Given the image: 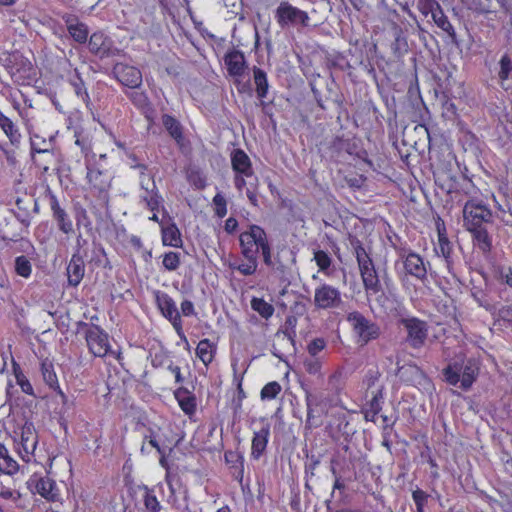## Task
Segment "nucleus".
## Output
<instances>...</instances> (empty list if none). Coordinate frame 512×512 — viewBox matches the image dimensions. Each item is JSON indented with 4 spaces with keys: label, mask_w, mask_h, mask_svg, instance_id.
Wrapping results in <instances>:
<instances>
[{
    "label": "nucleus",
    "mask_w": 512,
    "mask_h": 512,
    "mask_svg": "<svg viewBox=\"0 0 512 512\" xmlns=\"http://www.w3.org/2000/svg\"><path fill=\"white\" fill-rule=\"evenodd\" d=\"M471 11L485 16L489 26L501 25L507 33L512 32V0H461Z\"/></svg>",
    "instance_id": "nucleus-1"
},
{
    "label": "nucleus",
    "mask_w": 512,
    "mask_h": 512,
    "mask_svg": "<svg viewBox=\"0 0 512 512\" xmlns=\"http://www.w3.org/2000/svg\"><path fill=\"white\" fill-rule=\"evenodd\" d=\"M14 420L13 439L17 454L26 463H36L38 434L34 425L26 418H14Z\"/></svg>",
    "instance_id": "nucleus-2"
},
{
    "label": "nucleus",
    "mask_w": 512,
    "mask_h": 512,
    "mask_svg": "<svg viewBox=\"0 0 512 512\" xmlns=\"http://www.w3.org/2000/svg\"><path fill=\"white\" fill-rule=\"evenodd\" d=\"M463 222L467 231L490 227L493 224V213L482 201L472 199L463 207Z\"/></svg>",
    "instance_id": "nucleus-3"
},
{
    "label": "nucleus",
    "mask_w": 512,
    "mask_h": 512,
    "mask_svg": "<svg viewBox=\"0 0 512 512\" xmlns=\"http://www.w3.org/2000/svg\"><path fill=\"white\" fill-rule=\"evenodd\" d=\"M443 375L446 382L450 385L458 386L463 390H468L477 378L478 367L470 360L464 365L454 363L448 365L443 370Z\"/></svg>",
    "instance_id": "nucleus-4"
},
{
    "label": "nucleus",
    "mask_w": 512,
    "mask_h": 512,
    "mask_svg": "<svg viewBox=\"0 0 512 512\" xmlns=\"http://www.w3.org/2000/svg\"><path fill=\"white\" fill-rule=\"evenodd\" d=\"M379 379L380 373L378 370H369L365 376L366 398H368L363 408L365 416L369 413L375 416L382 410L384 385L380 383Z\"/></svg>",
    "instance_id": "nucleus-5"
},
{
    "label": "nucleus",
    "mask_w": 512,
    "mask_h": 512,
    "mask_svg": "<svg viewBox=\"0 0 512 512\" xmlns=\"http://www.w3.org/2000/svg\"><path fill=\"white\" fill-rule=\"evenodd\" d=\"M275 18L281 28L289 26L307 27L310 17L303 11L287 1H282L275 10Z\"/></svg>",
    "instance_id": "nucleus-6"
},
{
    "label": "nucleus",
    "mask_w": 512,
    "mask_h": 512,
    "mask_svg": "<svg viewBox=\"0 0 512 512\" xmlns=\"http://www.w3.org/2000/svg\"><path fill=\"white\" fill-rule=\"evenodd\" d=\"M355 254L365 289L377 292L379 279L371 258L359 243L355 246Z\"/></svg>",
    "instance_id": "nucleus-7"
},
{
    "label": "nucleus",
    "mask_w": 512,
    "mask_h": 512,
    "mask_svg": "<svg viewBox=\"0 0 512 512\" xmlns=\"http://www.w3.org/2000/svg\"><path fill=\"white\" fill-rule=\"evenodd\" d=\"M267 240L266 233L258 225H251L248 231L242 232L239 237L241 253L244 258H257L259 249Z\"/></svg>",
    "instance_id": "nucleus-8"
},
{
    "label": "nucleus",
    "mask_w": 512,
    "mask_h": 512,
    "mask_svg": "<svg viewBox=\"0 0 512 512\" xmlns=\"http://www.w3.org/2000/svg\"><path fill=\"white\" fill-rule=\"evenodd\" d=\"M342 304V295L338 288L323 283L315 288L314 306L317 309H337Z\"/></svg>",
    "instance_id": "nucleus-9"
},
{
    "label": "nucleus",
    "mask_w": 512,
    "mask_h": 512,
    "mask_svg": "<svg viewBox=\"0 0 512 512\" xmlns=\"http://www.w3.org/2000/svg\"><path fill=\"white\" fill-rule=\"evenodd\" d=\"M418 9L424 18L427 19V22H434L443 31L448 33L453 29L436 0H418Z\"/></svg>",
    "instance_id": "nucleus-10"
},
{
    "label": "nucleus",
    "mask_w": 512,
    "mask_h": 512,
    "mask_svg": "<svg viewBox=\"0 0 512 512\" xmlns=\"http://www.w3.org/2000/svg\"><path fill=\"white\" fill-rule=\"evenodd\" d=\"M85 339L89 351L96 357H104L108 354L110 345L108 334L99 326L93 325L85 332Z\"/></svg>",
    "instance_id": "nucleus-11"
},
{
    "label": "nucleus",
    "mask_w": 512,
    "mask_h": 512,
    "mask_svg": "<svg viewBox=\"0 0 512 512\" xmlns=\"http://www.w3.org/2000/svg\"><path fill=\"white\" fill-rule=\"evenodd\" d=\"M156 302L161 313L172 323L177 334L185 339L181 317L173 299L166 293L158 292L156 294Z\"/></svg>",
    "instance_id": "nucleus-12"
},
{
    "label": "nucleus",
    "mask_w": 512,
    "mask_h": 512,
    "mask_svg": "<svg viewBox=\"0 0 512 512\" xmlns=\"http://www.w3.org/2000/svg\"><path fill=\"white\" fill-rule=\"evenodd\" d=\"M347 320L364 343L378 337L379 328L377 325L369 321L361 313L352 312L348 315Z\"/></svg>",
    "instance_id": "nucleus-13"
},
{
    "label": "nucleus",
    "mask_w": 512,
    "mask_h": 512,
    "mask_svg": "<svg viewBox=\"0 0 512 512\" xmlns=\"http://www.w3.org/2000/svg\"><path fill=\"white\" fill-rule=\"evenodd\" d=\"M88 47L91 53L99 57H109L120 53V50L113 46L112 40L102 32H95L90 36Z\"/></svg>",
    "instance_id": "nucleus-14"
},
{
    "label": "nucleus",
    "mask_w": 512,
    "mask_h": 512,
    "mask_svg": "<svg viewBox=\"0 0 512 512\" xmlns=\"http://www.w3.org/2000/svg\"><path fill=\"white\" fill-rule=\"evenodd\" d=\"M29 485L34 486L35 492L50 502H59L61 496L56 482L49 477L33 476L29 480Z\"/></svg>",
    "instance_id": "nucleus-15"
},
{
    "label": "nucleus",
    "mask_w": 512,
    "mask_h": 512,
    "mask_svg": "<svg viewBox=\"0 0 512 512\" xmlns=\"http://www.w3.org/2000/svg\"><path fill=\"white\" fill-rule=\"evenodd\" d=\"M113 74L119 82L129 88H137L142 83V74L134 66L117 63L113 67Z\"/></svg>",
    "instance_id": "nucleus-16"
},
{
    "label": "nucleus",
    "mask_w": 512,
    "mask_h": 512,
    "mask_svg": "<svg viewBox=\"0 0 512 512\" xmlns=\"http://www.w3.org/2000/svg\"><path fill=\"white\" fill-rule=\"evenodd\" d=\"M41 372H42V376H43L45 383L50 388H52L53 390L56 391L57 396L59 397L63 406L65 407L64 409H61L59 411V413L60 414L67 413L69 411V406L71 405V403L68 402L66 395L63 393V391L60 389V387L58 385V379H57L56 373L54 371V366H53L52 362H50L48 360L43 361L41 363Z\"/></svg>",
    "instance_id": "nucleus-17"
},
{
    "label": "nucleus",
    "mask_w": 512,
    "mask_h": 512,
    "mask_svg": "<svg viewBox=\"0 0 512 512\" xmlns=\"http://www.w3.org/2000/svg\"><path fill=\"white\" fill-rule=\"evenodd\" d=\"M48 197L52 216L59 230L64 234L72 233L74 231L73 224L66 210L60 205L57 197L51 191H48Z\"/></svg>",
    "instance_id": "nucleus-18"
},
{
    "label": "nucleus",
    "mask_w": 512,
    "mask_h": 512,
    "mask_svg": "<svg viewBox=\"0 0 512 512\" xmlns=\"http://www.w3.org/2000/svg\"><path fill=\"white\" fill-rule=\"evenodd\" d=\"M435 229L437 232V244L435 246V252L437 255L443 256L446 260L451 257L453 252V243L447 236L446 226L444 221L439 217H433Z\"/></svg>",
    "instance_id": "nucleus-19"
},
{
    "label": "nucleus",
    "mask_w": 512,
    "mask_h": 512,
    "mask_svg": "<svg viewBox=\"0 0 512 512\" xmlns=\"http://www.w3.org/2000/svg\"><path fill=\"white\" fill-rule=\"evenodd\" d=\"M31 157L44 172H47L54 162L53 151L47 147H41L35 139L31 140Z\"/></svg>",
    "instance_id": "nucleus-20"
},
{
    "label": "nucleus",
    "mask_w": 512,
    "mask_h": 512,
    "mask_svg": "<svg viewBox=\"0 0 512 512\" xmlns=\"http://www.w3.org/2000/svg\"><path fill=\"white\" fill-rule=\"evenodd\" d=\"M415 257V253H410L398 267V272L403 286L408 290L415 289L416 286V263L414 262Z\"/></svg>",
    "instance_id": "nucleus-21"
},
{
    "label": "nucleus",
    "mask_w": 512,
    "mask_h": 512,
    "mask_svg": "<svg viewBox=\"0 0 512 512\" xmlns=\"http://www.w3.org/2000/svg\"><path fill=\"white\" fill-rule=\"evenodd\" d=\"M89 183L99 193V198L107 204L109 201L108 190L111 185L110 177L99 170H91L88 172Z\"/></svg>",
    "instance_id": "nucleus-22"
},
{
    "label": "nucleus",
    "mask_w": 512,
    "mask_h": 512,
    "mask_svg": "<svg viewBox=\"0 0 512 512\" xmlns=\"http://www.w3.org/2000/svg\"><path fill=\"white\" fill-rule=\"evenodd\" d=\"M84 258L85 257H81L78 254L72 255L66 269L68 284L70 286L76 287L82 281L85 273Z\"/></svg>",
    "instance_id": "nucleus-23"
},
{
    "label": "nucleus",
    "mask_w": 512,
    "mask_h": 512,
    "mask_svg": "<svg viewBox=\"0 0 512 512\" xmlns=\"http://www.w3.org/2000/svg\"><path fill=\"white\" fill-rule=\"evenodd\" d=\"M472 235L473 245L482 252L483 255L488 256L493 247L492 235L489 232V227H480L475 230H468Z\"/></svg>",
    "instance_id": "nucleus-24"
},
{
    "label": "nucleus",
    "mask_w": 512,
    "mask_h": 512,
    "mask_svg": "<svg viewBox=\"0 0 512 512\" xmlns=\"http://www.w3.org/2000/svg\"><path fill=\"white\" fill-rule=\"evenodd\" d=\"M231 165L237 174H241L245 177H250L253 175L250 158L242 149H234L232 151Z\"/></svg>",
    "instance_id": "nucleus-25"
},
{
    "label": "nucleus",
    "mask_w": 512,
    "mask_h": 512,
    "mask_svg": "<svg viewBox=\"0 0 512 512\" xmlns=\"http://www.w3.org/2000/svg\"><path fill=\"white\" fill-rule=\"evenodd\" d=\"M227 70L232 76H241L246 67L244 54L239 50H232L224 57Z\"/></svg>",
    "instance_id": "nucleus-26"
},
{
    "label": "nucleus",
    "mask_w": 512,
    "mask_h": 512,
    "mask_svg": "<svg viewBox=\"0 0 512 512\" xmlns=\"http://www.w3.org/2000/svg\"><path fill=\"white\" fill-rule=\"evenodd\" d=\"M175 397L179 406L185 414L192 415L196 409L195 396L184 387H180L175 391Z\"/></svg>",
    "instance_id": "nucleus-27"
},
{
    "label": "nucleus",
    "mask_w": 512,
    "mask_h": 512,
    "mask_svg": "<svg viewBox=\"0 0 512 512\" xmlns=\"http://www.w3.org/2000/svg\"><path fill=\"white\" fill-rule=\"evenodd\" d=\"M141 187L145 190V195L142 196L143 200L146 202L147 207L151 211L158 210L160 206V196L155 192V183L149 177L148 183L145 184L144 180L141 181Z\"/></svg>",
    "instance_id": "nucleus-28"
},
{
    "label": "nucleus",
    "mask_w": 512,
    "mask_h": 512,
    "mask_svg": "<svg viewBox=\"0 0 512 512\" xmlns=\"http://www.w3.org/2000/svg\"><path fill=\"white\" fill-rule=\"evenodd\" d=\"M18 470V463L9 455L5 445L0 443V473L14 475Z\"/></svg>",
    "instance_id": "nucleus-29"
},
{
    "label": "nucleus",
    "mask_w": 512,
    "mask_h": 512,
    "mask_svg": "<svg viewBox=\"0 0 512 512\" xmlns=\"http://www.w3.org/2000/svg\"><path fill=\"white\" fill-rule=\"evenodd\" d=\"M162 242L166 246L180 247L182 239L179 229L174 223L164 226L162 223Z\"/></svg>",
    "instance_id": "nucleus-30"
},
{
    "label": "nucleus",
    "mask_w": 512,
    "mask_h": 512,
    "mask_svg": "<svg viewBox=\"0 0 512 512\" xmlns=\"http://www.w3.org/2000/svg\"><path fill=\"white\" fill-rule=\"evenodd\" d=\"M269 429L262 428L260 431L254 433L252 440V451L251 455L255 459H259L264 450L266 449L268 442Z\"/></svg>",
    "instance_id": "nucleus-31"
},
{
    "label": "nucleus",
    "mask_w": 512,
    "mask_h": 512,
    "mask_svg": "<svg viewBox=\"0 0 512 512\" xmlns=\"http://www.w3.org/2000/svg\"><path fill=\"white\" fill-rule=\"evenodd\" d=\"M214 353L215 349L209 339L201 340L196 347V355L205 366L212 362Z\"/></svg>",
    "instance_id": "nucleus-32"
},
{
    "label": "nucleus",
    "mask_w": 512,
    "mask_h": 512,
    "mask_svg": "<svg viewBox=\"0 0 512 512\" xmlns=\"http://www.w3.org/2000/svg\"><path fill=\"white\" fill-rule=\"evenodd\" d=\"M162 123L172 138L177 142L182 140V127L177 119L166 114L162 117Z\"/></svg>",
    "instance_id": "nucleus-33"
},
{
    "label": "nucleus",
    "mask_w": 512,
    "mask_h": 512,
    "mask_svg": "<svg viewBox=\"0 0 512 512\" xmlns=\"http://www.w3.org/2000/svg\"><path fill=\"white\" fill-rule=\"evenodd\" d=\"M253 73L257 96L263 99L266 97L269 87L266 73L258 67L253 68Z\"/></svg>",
    "instance_id": "nucleus-34"
},
{
    "label": "nucleus",
    "mask_w": 512,
    "mask_h": 512,
    "mask_svg": "<svg viewBox=\"0 0 512 512\" xmlns=\"http://www.w3.org/2000/svg\"><path fill=\"white\" fill-rule=\"evenodd\" d=\"M496 202V216L506 225L512 226V205L509 200L503 199L499 202L495 197Z\"/></svg>",
    "instance_id": "nucleus-35"
},
{
    "label": "nucleus",
    "mask_w": 512,
    "mask_h": 512,
    "mask_svg": "<svg viewBox=\"0 0 512 512\" xmlns=\"http://www.w3.org/2000/svg\"><path fill=\"white\" fill-rule=\"evenodd\" d=\"M251 308L264 319L272 317L275 311L272 304L266 302L263 298L257 297L251 299Z\"/></svg>",
    "instance_id": "nucleus-36"
},
{
    "label": "nucleus",
    "mask_w": 512,
    "mask_h": 512,
    "mask_svg": "<svg viewBox=\"0 0 512 512\" xmlns=\"http://www.w3.org/2000/svg\"><path fill=\"white\" fill-rule=\"evenodd\" d=\"M399 323L404 325L408 332V344L412 347H416V337L414 336L416 329V318H409L406 314L399 313Z\"/></svg>",
    "instance_id": "nucleus-37"
},
{
    "label": "nucleus",
    "mask_w": 512,
    "mask_h": 512,
    "mask_svg": "<svg viewBox=\"0 0 512 512\" xmlns=\"http://www.w3.org/2000/svg\"><path fill=\"white\" fill-rule=\"evenodd\" d=\"M13 371L16 378L17 384L20 386L21 390L29 395L33 394V387L27 377L24 375L23 371L21 370L20 366L13 362Z\"/></svg>",
    "instance_id": "nucleus-38"
},
{
    "label": "nucleus",
    "mask_w": 512,
    "mask_h": 512,
    "mask_svg": "<svg viewBox=\"0 0 512 512\" xmlns=\"http://www.w3.org/2000/svg\"><path fill=\"white\" fill-rule=\"evenodd\" d=\"M296 325H297V317L294 315H289L285 319L284 326L281 330L278 331V334L283 333L285 337L291 342H294L296 337Z\"/></svg>",
    "instance_id": "nucleus-39"
},
{
    "label": "nucleus",
    "mask_w": 512,
    "mask_h": 512,
    "mask_svg": "<svg viewBox=\"0 0 512 512\" xmlns=\"http://www.w3.org/2000/svg\"><path fill=\"white\" fill-rule=\"evenodd\" d=\"M15 272L24 278H28L32 272V265L25 256H18L15 259Z\"/></svg>",
    "instance_id": "nucleus-40"
},
{
    "label": "nucleus",
    "mask_w": 512,
    "mask_h": 512,
    "mask_svg": "<svg viewBox=\"0 0 512 512\" xmlns=\"http://www.w3.org/2000/svg\"><path fill=\"white\" fill-rule=\"evenodd\" d=\"M313 259L315 260L320 271L325 272L327 275H330V272H328V269L330 268V266L332 264V259L327 252H325L323 250L315 251Z\"/></svg>",
    "instance_id": "nucleus-41"
},
{
    "label": "nucleus",
    "mask_w": 512,
    "mask_h": 512,
    "mask_svg": "<svg viewBox=\"0 0 512 512\" xmlns=\"http://www.w3.org/2000/svg\"><path fill=\"white\" fill-rule=\"evenodd\" d=\"M143 502L148 512H159L161 510L157 497L147 487L144 489Z\"/></svg>",
    "instance_id": "nucleus-42"
},
{
    "label": "nucleus",
    "mask_w": 512,
    "mask_h": 512,
    "mask_svg": "<svg viewBox=\"0 0 512 512\" xmlns=\"http://www.w3.org/2000/svg\"><path fill=\"white\" fill-rule=\"evenodd\" d=\"M70 36L74 41L78 43H85L88 39L89 29L88 26L81 22L77 26L73 27L71 30H68Z\"/></svg>",
    "instance_id": "nucleus-43"
},
{
    "label": "nucleus",
    "mask_w": 512,
    "mask_h": 512,
    "mask_svg": "<svg viewBox=\"0 0 512 512\" xmlns=\"http://www.w3.org/2000/svg\"><path fill=\"white\" fill-rule=\"evenodd\" d=\"M500 70L498 72L499 79L501 81L507 80L512 73V60L508 54L501 57L499 61Z\"/></svg>",
    "instance_id": "nucleus-44"
},
{
    "label": "nucleus",
    "mask_w": 512,
    "mask_h": 512,
    "mask_svg": "<svg viewBox=\"0 0 512 512\" xmlns=\"http://www.w3.org/2000/svg\"><path fill=\"white\" fill-rule=\"evenodd\" d=\"M307 373L311 375L321 376L322 361L318 357H308L303 362Z\"/></svg>",
    "instance_id": "nucleus-45"
},
{
    "label": "nucleus",
    "mask_w": 512,
    "mask_h": 512,
    "mask_svg": "<svg viewBox=\"0 0 512 512\" xmlns=\"http://www.w3.org/2000/svg\"><path fill=\"white\" fill-rule=\"evenodd\" d=\"M396 375L404 382L412 383L416 376V366H407L400 364L397 368Z\"/></svg>",
    "instance_id": "nucleus-46"
},
{
    "label": "nucleus",
    "mask_w": 512,
    "mask_h": 512,
    "mask_svg": "<svg viewBox=\"0 0 512 512\" xmlns=\"http://www.w3.org/2000/svg\"><path fill=\"white\" fill-rule=\"evenodd\" d=\"M281 389V385L278 382H269L262 388L261 398L263 400L274 399L281 392Z\"/></svg>",
    "instance_id": "nucleus-47"
},
{
    "label": "nucleus",
    "mask_w": 512,
    "mask_h": 512,
    "mask_svg": "<svg viewBox=\"0 0 512 512\" xmlns=\"http://www.w3.org/2000/svg\"><path fill=\"white\" fill-rule=\"evenodd\" d=\"M247 260L246 263L240 264L237 267H234L237 269L241 274L245 276L253 275L258 267V261L257 258H245Z\"/></svg>",
    "instance_id": "nucleus-48"
},
{
    "label": "nucleus",
    "mask_w": 512,
    "mask_h": 512,
    "mask_svg": "<svg viewBox=\"0 0 512 512\" xmlns=\"http://www.w3.org/2000/svg\"><path fill=\"white\" fill-rule=\"evenodd\" d=\"M163 266L169 271H174L180 266V255L176 252H168L163 257Z\"/></svg>",
    "instance_id": "nucleus-49"
},
{
    "label": "nucleus",
    "mask_w": 512,
    "mask_h": 512,
    "mask_svg": "<svg viewBox=\"0 0 512 512\" xmlns=\"http://www.w3.org/2000/svg\"><path fill=\"white\" fill-rule=\"evenodd\" d=\"M213 204L215 206V214L223 218L227 214V202L225 197L221 193H217L213 198Z\"/></svg>",
    "instance_id": "nucleus-50"
},
{
    "label": "nucleus",
    "mask_w": 512,
    "mask_h": 512,
    "mask_svg": "<svg viewBox=\"0 0 512 512\" xmlns=\"http://www.w3.org/2000/svg\"><path fill=\"white\" fill-rule=\"evenodd\" d=\"M225 461L227 464L231 465V467L234 468H240L242 471L243 469V458L242 456L236 452V451H226L224 455Z\"/></svg>",
    "instance_id": "nucleus-51"
},
{
    "label": "nucleus",
    "mask_w": 512,
    "mask_h": 512,
    "mask_svg": "<svg viewBox=\"0 0 512 512\" xmlns=\"http://www.w3.org/2000/svg\"><path fill=\"white\" fill-rule=\"evenodd\" d=\"M326 347V342L323 338H316L312 340L308 346L307 351L310 357H317V355Z\"/></svg>",
    "instance_id": "nucleus-52"
},
{
    "label": "nucleus",
    "mask_w": 512,
    "mask_h": 512,
    "mask_svg": "<svg viewBox=\"0 0 512 512\" xmlns=\"http://www.w3.org/2000/svg\"><path fill=\"white\" fill-rule=\"evenodd\" d=\"M497 277L502 282L512 288V269L511 267H500L497 271Z\"/></svg>",
    "instance_id": "nucleus-53"
},
{
    "label": "nucleus",
    "mask_w": 512,
    "mask_h": 512,
    "mask_svg": "<svg viewBox=\"0 0 512 512\" xmlns=\"http://www.w3.org/2000/svg\"><path fill=\"white\" fill-rule=\"evenodd\" d=\"M400 364H406L407 366H416L414 355L407 352L406 350H402L397 357V366H400Z\"/></svg>",
    "instance_id": "nucleus-54"
},
{
    "label": "nucleus",
    "mask_w": 512,
    "mask_h": 512,
    "mask_svg": "<svg viewBox=\"0 0 512 512\" xmlns=\"http://www.w3.org/2000/svg\"><path fill=\"white\" fill-rule=\"evenodd\" d=\"M261 252H262L264 263L271 268H275V262L273 261L272 256H271V250H270V245L268 243V239L261 246Z\"/></svg>",
    "instance_id": "nucleus-55"
},
{
    "label": "nucleus",
    "mask_w": 512,
    "mask_h": 512,
    "mask_svg": "<svg viewBox=\"0 0 512 512\" xmlns=\"http://www.w3.org/2000/svg\"><path fill=\"white\" fill-rule=\"evenodd\" d=\"M88 241L82 236V234H79L76 238V245H75V251L73 254H78L81 257L87 256V251L85 247L87 246Z\"/></svg>",
    "instance_id": "nucleus-56"
},
{
    "label": "nucleus",
    "mask_w": 512,
    "mask_h": 512,
    "mask_svg": "<svg viewBox=\"0 0 512 512\" xmlns=\"http://www.w3.org/2000/svg\"><path fill=\"white\" fill-rule=\"evenodd\" d=\"M0 497L6 500H12L16 502L20 498V493L16 490L2 486L0 488Z\"/></svg>",
    "instance_id": "nucleus-57"
},
{
    "label": "nucleus",
    "mask_w": 512,
    "mask_h": 512,
    "mask_svg": "<svg viewBox=\"0 0 512 512\" xmlns=\"http://www.w3.org/2000/svg\"><path fill=\"white\" fill-rule=\"evenodd\" d=\"M62 20L64 21L67 31L71 30L75 25L77 26L81 23L76 15L73 14H64L62 16Z\"/></svg>",
    "instance_id": "nucleus-58"
},
{
    "label": "nucleus",
    "mask_w": 512,
    "mask_h": 512,
    "mask_svg": "<svg viewBox=\"0 0 512 512\" xmlns=\"http://www.w3.org/2000/svg\"><path fill=\"white\" fill-rule=\"evenodd\" d=\"M166 482L170 490V496L167 498V502L174 507H178L177 500L175 497V490L169 475L166 476Z\"/></svg>",
    "instance_id": "nucleus-59"
},
{
    "label": "nucleus",
    "mask_w": 512,
    "mask_h": 512,
    "mask_svg": "<svg viewBox=\"0 0 512 512\" xmlns=\"http://www.w3.org/2000/svg\"><path fill=\"white\" fill-rule=\"evenodd\" d=\"M181 311L184 316H191L195 314L194 305L190 300H184L181 303Z\"/></svg>",
    "instance_id": "nucleus-60"
},
{
    "label": "nucleus",
    "mask_w": 512,
    "mask_h": 512,
    "mask_svg": "<svg viewBox=\"0 0 512 512\" xmlns=\"http://www.w3.org/2000/svg\"><path fill=\"white\" fill-rule=\"evenodd\" d=\"M167 368L169 371H171L174 374L176 383H178V384L183 383L184 378L181 374V369L179 366L173 365V363L171 362Z\"/></svg>",
    "instance_id": "nucleus-61"
},
{
    "label": "nucleus",
    "mask_w": 512,
    "mask_h": 512,
    "mask_svg": "<svg viewBox=\"0 0 512 512\" xmlns=\"http://www.w3.org/2000/svg\"><path fill=\"white\" fill-rule=\"evenodd\" d=\"M238 227V221L234 217H229L225 221L224 229L227 233L232 234Z\"/></svg>",
    "instance_id": "nucleus-62"
},
{
    "label": "nucleus",
    "mask_w": 512,
    "mask_h": 512,
    "mask_svg": "<svg viewBox=\"0 0 512 512\" xmlns=\"http://www.w3.org/2000/svg\"><path fill=\"white\" fill-rule=\"evenodd\" d=\"M417 328H418V344H419V343H422L423 340L427 336V334H426V331H427L426 323L418 320Z\"/></svg>",
    "instance_id": "nucleus-63"
},
{
    "label": "nucleus",
    "mask_w": 512,
    "mask_h": 512,
    "mask_svg": "<svg viewBox=\"0 0 512 512\" xmlns=\"http://www.w3.org/2000/svg\"><path fill=\"white\" fill-rule=\"evenodd\" d=\"M244 177H245V176H243V175H241V174H240V175H237V176L235 177V180H234V182H235V187H236L239 191H241V190L243 189V187L246 185V181H245Z\"/></svg>",
    "instance_id": "nucleus-64"
}]
</instances>
